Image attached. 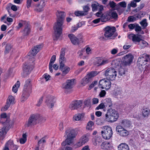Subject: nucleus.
<instances>
[{
  "label": "nucleus",
  "mask_w": 150,
  "mask_h": 150,
  "mask_svg": "<svg viewBox=\"0 0 150 150\" xmlns=\"http://www.w3.org/2000/svg\"><path fill=\"white\" fill-rule=\"evenodd\" d=\"M23 35L26 36L28 35L30 32V29L28 26H26L22 31Z\"/></svg>",
  "instance_id": "nucleus-31"
},
{
  "label": "nucleus",
  "mask_w": 150,
  "mask_h": 150,
  "mask_svg": "<svg viewBox=\"0 0 150 150\" xmlns=\"http://www.w3.org/2000/svg\"><path fill=\"white\" fill-rule=\"evenodd\" d=\"M109 5L112 8H114L116 6V4L113 1L110 2L109 3Z\"/></svg>",
  "instance_id": "nucleus-64"
},
{
  "label": "nucleus",
  "mask_w": 150,
  "mask_h": 150,
  "mask_svg": "<svg viewBox=\"0 0 150 150\" xmlns=\"http://www.w3.org/2000/svg\"><path fill=\"white\" fill-rule=\"evenodd\" d=\"M65 50L62 48L61 51L59 55V62L60 65H61V68H62L64 65V63L66 62V58L65 57Z\"/></svg>",
  "instance_id": "nucleus-14"
},
{
  "label": "nucleus",
  "mask_w": 150,
  "mask_h": 150,
  "mask_svg": "<svg viewBox=\"0 0 150 150\" xmlns=\"http://www.w3.org/2000/svg\"><path fill=\"white\" fill-rule=\"evenodd\" d=\"M107 143L105 142H103L101 145V147L102 149L105 150V147H107L108 145V144H107Z\"/></svg>",
  "instance_id": "nucleus-61"
},
{
  "label": "nucleus",
  "mask_w": 150,
  "mask_h": 150,
  "mask_svg": "<svg viewBox=\"0 0 150 150\" xmlns=\"http://www.w3.org/2000/svg\"><path fill=\"white\" fill-rule=\"evenodd\" d=\"M118 4L123 8L126 7L127 4L125 1H122L118 3Z\"/></svg>",
  "instance_id": "nucleus-57"
},
{
  "label": "nucleus",
  "mask_w": 150,
  "mask_h": 150,
  "mask_svg": "<svg viewBox=\"0 0 150 150\" xmlns=\"http://www.w3.org/2000/svg\"><path fill=\"white\" fill-rule=\"evenodd\" d=\"M14 100L15 99L13 97L11 96L8 97L6 102H8L10 104H13L15 103Z\"/></svg>",
  "instance_id": "nucleus-44"
},
{
  "label": "nucleus",
  "mask_w": 150,
  "mask_h": 150,
  "mask_svg": "<svg viewBox=\"0 0 150 150\" xmlns=\"http://www.w3.org/2000/svg\"><path fill=\"white\" fill-rule=\"evenodd\" d=\"M83 10L82 11L85 15H87L88 14V11L90 10V8L89 7V5L87 4L83 6Z\"/></svg>",
  "instance_id": "nucleus-36"
},
{
  "label": "nucleus",
  "mask_w": 150,
  "mask_h": 150,
  "mask_svg": "<svg viewBox=\"0 0 150 150\" xmlns=\"http://www.w3.org/2000/svg\"><path fill=\"white\" fill-rule=\"evenodd\" d=\"M141 56L138 58L137 62H139L141 65L145 64L150 60L149 56L146 54H143Z\"/></svg>",
  "instance_id": "nucleus-13"
},
{
  "label": "nucleus",
  "mask_w": 150,
  "mask_h": 150,
  "mask_svg": "<svg viewBox=\"0 0 150 150\" xmlns=\"http://www.w3.org/2000/svg\"><path fill=\"white\" fill-rule=\"evenodd\" d=\"M102 102H103V103L107 108H111L112 106V102L110 98H106L103 100Z\"/></svg>",
  "instance_id": "nucleus-22"
},
{
  "label": "nucleus",
  "mask_w": 150,
  "mask_h": 150,
  "mask_svg": "<svg viewBox=\"0 0 150 150\" xmlns=\"http://www.w3.org/2000/svg\"><path fill=\"white\" fill-rule=\"evenodd\" d=\"M98 73L97 71H92L88 73L86 76V77H87L89 79V80L91 81V79L96 76L98 74Z\"/></svg>",
  "instance_id": "nucleus-33"
},
{
  "label": "nucleus",
  "mask_w": 150,
  "mask_h": 150,
  "mask_svg": "<svg viewBox=\"0 0 150 150\" xmlns=\"http://www.w3.org/2000/svg\"><path fill=\"white\" fill-rule=\"evenodd\" d=\"M45 102L47 106L49 108H52L56 102V99L53 96H48L46 98Z\"/></svg>",
  "instance_id": "nucleus-9"
},
{
  "label": "nucleus",
  "mask_w": 150,
  "mask_h": 150,
  "mask_svg": "<svg viewBox=\"0 0 150 150\" xmlns=\"http://www.w3.org/2000/svg\"><path fill=\"white\" fill-rule=\"evenodd\" d=\"M43 8L42 6V5H39L37 7L36 10L37 11L40 12L43 11Z\"/></svg>",
  "instance_id": "nucleus-62"
},
{
  "label": "nucleus",
  "mask_w": 150,
  "mask_h": 150,
  "mask_svg": "<svg viewBox=\"0 0 150 150\" xmlns=\"http://www.w3.org/2000/svg\"><path fill=\"white\" fill-rule=\"evenodd\" d=\"M121 124L124 128L128 127L130 126V122L127 120H124L122 121Z\"/></svg>",
  "instance_id": "nucleus-30"
},
{
  "label": "nucleus",
  "mask_w": 150,
  "mask_h": 150,
  "mask_svg": "<svg viewBox=\"0 0 150 150\" xmlns=\"http://www.w3.org/2000/svg\"><path fill=\"white\" fill-rule=\"evenodd\" d=\"M30 93L27 92H24L23 91V93L22 95V98L21 99V101L23 102L25 101L29 96Z\"/></svg>",
  "instance_id": "nucleus-34"
},
{
  "label": "nucleus",
  "mask_w": 150,
  "mask_h": 150,
  "mask_svg": "<svg viewBox=\"0 0 150 150\" xmlns=\"http://www.w3.org/2000/svg\"><path fill=\"white\" fill-rule=\"evenodd\" d=\"M101 133L103 137L105 139H109L111 137L112 132L111 128L109 126H105L103 129Z\"/></svg>",
  "instance_id": "nucleus-6"
},
{
  "label": "nucleus",
  "mask_w": 150,
  "mask_h": 150,
  "mask_svg": "<svg viewBox=\"0 0 150 150\" xmlns=\"http://www.w3.org/2000/svg\"><path fill=\"white\" fill-rule=\"evenodd\" d=\"M91 103V99L89 98H86L84 102V104L85 105L88 106L90 105Z\"/></svg>",
  "instance_id": "nucleus-54"
},
{
  "label": "nucleus",
  "mask_w": 150,
  "mask_h": 150,
  "mask_svg": "<svg viewBox=\"0 0 150 150\" xmlns=\"http://www.w3.org/2000/svg\"><path fill=\"white\" fill-rule=\"evenodd\" d=\"M133 58V56L132 54H127L123 57V62L125 65H130L132 62Z\"/></svg>",
  "instance_id": "nucleus-17"
},
{
  "label": "nucleus",
  "mask_w": 150,
  "mask_h": 150,
  "mask_svg": "<svg viewBox=\"0 0 150 150\" xmlns=\"http://www.w3.org/2000/svg\"><path fill=\"white\" fill-rule=\"evenodd\" d=\"M76 81L75 79H68L62 84V88L65 89H70L74 87Z\"/></svg>",
  "instance_id": "nucleus-8"
},
{
  "label": "nucleus",
  "mask_w": 150,
  "mask_h": 150,
  "mask_svg": "<svg viewBox=\"0 0 150 150\" xmlns=\"http://www.w3.org/2000/svg\"><path fill=\"white\" fill-rule=\"evenodd\" d=\"M82 101L80 100H76L72 102L70 105L69 108L71 110L77 109L81 105Z\"/></svg>",
  "instance_id": "nucleus-16"
},
{
  "label": "nucleus",
  "mask_w": 150,
  "mask_h": 150,
  "mask_svg": "<svg viewBox=\"0 0 150 150\" xmlns=\"http://www.w3.org/2000/svg\"><path fill=\"white\" fill-rule=\"evenodd\" d=\"M23 73L25 74H29L33 69V67L27 65H24L23 67Z\"/></svg>",
  "instance_id": "nucleus-24"
},
{
  "label": "nucleus",
  "mask_w": 150,
  "mask_h": 150,
  "mask_svg": "<svg viewBox=\"0 0 150 150\" xmlns=\"http://www.w3.org/2000/svg\"><path fill=\"white\" fill-rule=\"evenodd\" d=\"M106 107H105V105L103 103V102L100 104L96 108V109L97 110H99V109H102L103 108H106Z\"/></svg>",
  "instance_id": "nucleus-49"
},
{
  "label": "nucleus",
  "mask_w": 150,
  "mask_h": 150,
  "mask_svg": "<svg viewBox=\"0 0 150 150\" xmlns=\"http://www.w3.org/2000/svg\"><path fill=\"white\" fill-rule=\"evenodd\" d=\"M118 50L117 48H114L111 51V53L112 54H115L118 52Z\"/></svg>",
  "instance_id": "nucleus-60"
},
{
  "label": "nucleus",
  "mask_w": 150,
  "mask_h": 150,
  "mask_svg": "<svg viewBox=\"0 0 150 150\" xmlns=\"http://www.w3.org/2000/svg\"><path fill=\"white\" fill-rule=\"evenodd\" d=\"M94 123L92 121H89L87 123L86 128L87 129L91 130L93 128Z\"/></svg>",
  "instance_id": "nucleus-38"
},
{
  "label": "nucleus",
  "mask_w": 150,
  "mask_h": 150,
  "mask_svg": "<svg viewBox=\"0 0 150 150\" xmlns=\"http://www.w3.org/2000/svg\"><path fill=\"white\" fill-rule=\"evenodd\" d=\"M32 85L31 83V80L30 79H28L25 82L23 91L24 92H26L30 93Z\"/></svg>",
  "instance_id": "nucleus-18"
},
{
  "label": "nucleus",
  "mask_w": 150,
  "mask_h": 150,
  "mask_svg": "<svg viewBox=\"0 0 150 150\" xmlns=\"http://www.w3.org/2000/svg\"><path fill=\"white\" fill-rule=\"evenodd\" d=\"M56 14L57 16V22L55 24L54 28L55 39L57 40L59 37L62 33L63 21L65 16V14L63 11H57Z\"/></svg>",
  "instance_id": "nucleus-1"
},
{
  "label": "nucleus",
  "mask_w": 150,
  "mask_h": 150,
  "mask_svg": "<svg viewBox=\"0 0 150 150\" xmlns=\"http://www.w3.org/2000/svg\"><path fill=\"white\" fill-rule=\"evenodd\" d=\"M81 117V115L80 114H76L74 115L73 117V120L74 121L79 120Z\"/></svg>",
  "instance_id": "nucleus-47"
},
{
  "label": "nucleus",
  "mask_w": 150,
  "mask_h": 150,
  "mask_svg": "<svg viewBox=\"0 0 150 150\" xmlns=\"http://www.w3.org/2000/svg\"><path fill=\"white\" fill-rule=\"evenodd\" d=\"M10 103L8 102H6L5 106L1 108V110L3 111H5L7 110L10 105Z\"/></svg>",
  "instance_id": "nucleus-51"
},
{
  "label": "nucleus",
  "mask_w": 150,
  "mask_h": 150,
  "mask_svg": "<svg viewBox=\"0 0 150 150\" xmlns=\"http://www.w3.org/2000/svg\"><path fill=\"white\" fill-rule=\"evenodd\" d=\"M111 82L109 79H103L100 80L99 82V86L102 89L108 90L111 87Z\"/></svg>",
  "instance_id": "nucleus-7"
},
{
  "label": "nucleus",
  "mask_w": 150,
  "mask_h": 150,
  "mask_svg": "<svg viewBox=\"0 0 150 150\" xmlns=\"http://www.w3.org/2000/svg\"><path fill=\"white\" fill-rule=\"evenodd\" d=\"M12 47V46L11 45L9 44H7L5 47V50L4 51L5 53L6 54L9 53Z\"/></svg>",
  "instance_id": "nucleus-43"
},
{
  "label": "nucleus",
  "mask_w": 150,
  "mask_h": 150,
  "mask_svg": "<svg viewBox=\"0 0 150 150\" xmlns=\"http://www.w3.org/2000/svg\"><path fill=\"white\" fill-rule=\"evenodd\" d=\"M60 69L62 71V75L63 76H64L68 73L70 70V68L69 67H64V65L61 68V65H60Z\"/></svg>",
  "instance_id": "nucleus-27"
},
{
  "label": "nucleus",
  "mask_w": 150,
  "mask_h": 150,
  "mask_svg": "<svg viewBox=\"0 0 150 150\" xmlns=\"http://www.w3.org/2000/svg\"><path fill=\"white\" fill-rule=\"evenodd\" d=\"M139 23L143 29L145 28L148 24L146 19H143Z\"/></svg>",
  "instance_id": "nucleus-39"
},
{
  "label": "nucleus",
  "mask_w": 150,
  "mask_h": 150,
  "mask_svg": "<svg viewBox=\"0 0 150 150\" xmlns=\"http://www.w3.org/2000/svg\"><path fill=\"white\" fill-rule=\"evenodd\" d=\"M26 135L25 134L23 135V138L20 139V142L21 144L25 143L26 141Z\"/></svg>",
  "instance_id": "nucleus-46"
},
{
  "label": "nucleus",
  "mask_w": 150,
  "mask_h": 150,
  "mask_svg": "<svg viewBox=\"0 0 150 150\" xmlns=\"http://www.w3.org/2000/svg\"><path fill=\"white\" fill-rule=\"evenodd\" d=\"M118 150H130L129 146L127 144L122 143L118 146Z\"/></svg>",
  "instance_id": "nucleus-26"
},
{
  "label": "nucleus",
  "mask_w": 150,
  "mask_h": 150,
  "mask_svg": "<svg viewBox=\"0 0 150 150\" xmlns=\"http://www.w3.org/2000/svg\"><path fill=\"white\" fill-rule=\"evenodd\" d=\"M20 85V82L18 81L13 86L12 88L13 91L16 93L18 91V88H19Z\"/></svg>",
  "instance_id": "nucleus-41"
},
{
  "label": "nucleus",
  "mask_w": 150,
  "mask_h": 150,
  "mask_svg": "<svg viewBox=\"0 0 150 150\" xmlns=\"http://www.w3.org/2000/svg\"><path fill=\"white\" fill-rule=\"evenodd\" d=\"M135 30L137 32H139L142 30V28L139 25L137 24L135 26Z\"/></svg>",
  "instance_id": "nucleus-55"
},
{
  "label": "nucleus",
  "mask_w": 150,
  "mask_h": 150,
  "mask_svg": "<svg viewBox=\"0 0 150 150\" xmlns=\"http://www.w3.org/2000/svg\"><path fill=\"white\" fill-rule=\"evenodd\" d=\"M8 127L4 126L0 130V139L3 140L8 130Z\"/></svg>",
  "instance_id": "nucleus-23"
},
{
  "label": "nucleus",
  "mask_w": 150,
  "mask_h": 150,
  "mask_svg": "<svg viewBox=\"0 0 150 150\" xmlns=\"http://www.w3.org/2000/svg\"><path fill=\"white\" fill-rule=\"evenodd\" d=\"M105 32L104 34L105 37L110 39H113L117 35V33H115L116 28L115 27L107 26L105 28Z\"/></svg>",
  "instance_id": "nucleus-3"
},
{
  "label": "nucleus",
  "mask_w": 150,
  "mask_h": 150,
  "mask_svg": "<svg viewBox=\"0 0 150 150\" xmlns=\"http://www.w3.org/2000/svg\"><path fill=\"white\" fill-rule=\"evenodd\" d=\"M85 48H86V50L87 54H91V49L89 47H86Z\"/></svg>",
  "instance_id": "nucleus-58"
},
{
  "label": "nucleus",
  "mask_w": 150,
  "mask_h": 150,
  "mask_svg": "<svg viewBox=\"0 0 150 150\" xmlns=\"http://www.w3.org/2000/svg\"><path fill=\"white\" fill-rule=\"evenodd\" d=\"M68 37L69 38L72 43L74 45L78 44L81 40L78 39L74 35L72 34H69L68 35Z\"/></svg>",
  "instance_id": "nucleus-21"
},
{
  "label": "nucleus",
  "mask_w": 150,
  "mask_h": 150,
  "mask_svg": "<svg viewBox=\"0 0 150 150\" xmlns=\"http://www.w3.org/2000/svg\"><path fill=\"white\" fill-rule=\"evenodd\" d=\"M42 119H44V121L46 120L45 118H43L42 116H40L39 114L33 115L29 117L28 122L26 124V126L29 127L35 125L37 123L38 120H40L42 121Z\"/></svg>",
  "instance_id": "nucleus-4"
},
{
  "label": "nucleus",
  "mask_w": 150,
  "mask_h": 150,
  "mask_svg": "<svg viewBox=\"0 0 150 150\" xmlns=\"http://www.w3.org/2000/svg\"><path fill=\"white\" fill-rule=\"evenodd\" d=\"M56 56L55 55H53L51 59L49 64V68L50 71L52 72V64H53L56 60Z\"/></svg>",
  "instance_id": "nucleus-28"
},
{
  "label": "nucleus",
  "mask_w": 150,
  "mask_h": 150,
  "mask_svg": "<svg viewBox=\"0 0 150 150\" xmlns=\"http://www.w3.org/2000/svg\"><path fill=\"white\" fill-rule=\"evenodd\" d=\"M43 46L42 44H41L34 46L32 48V51L30 52L31 54H29V56L32 55L33 56L36 55L42 48Z\"/></svg>",
  "instance_id": "nucleus-19"
},
{
  "label": "nucleus",
  "mask_w": 150,
  "mask_h": 150,
  "mask_svg": "<svg viewBox=\"0 0 150 150\" xmlns=\"http://www.w3.org/2000/svg\"><path fill=\"white\" fill-rule=\"evenodd\" d=\"M71 141L70 140H69L68 139L66 138L65 140L62 143L61 145L63 146H65L67 145H71V144H72V143H71Z\"/></svg>",
  "instance_id": "nucleus-45"
},
{
  "label": "nucleus",
  "mask_w": 150,
  "mask_h": 150,
  "mask_svg": "<svg viewBox=\"0 0 150 150\" xmlns=\"http://www.w3.org/2000/svg\"><path fill=\"white\" fill-rule=\"evenodd\" d=\"M106 94V92L105 90H101L100 92L99 96L100 97H104Z\"/></svg>",
  "instance_id": "nucleus-56"
},
{
  "label": "nucleus",
  "mask_w": 150,
  "mask_h": 150,
  "mask_svg": "<svg viewBox=\"0 0 150 150\" xmlns=\"http://www.w3.org/2000/svg\"><path fill=\"white\" fill-rule=\"evenodd\" d=\"M140 18L139 14H136L134 16H131L128 17V21L129 22H133Z\"/></svg>",
  "instance_id": "nucleus-29"
},
{
  "label": "nucleus",
  "mask_w": 150,
  "mask_h": 150,
  "mask_svg": "<svg viewBox=\"0 0 150 150\" xmlns=\"http://www.w3.org/2000/svg\"><path fill=\"white\" fill-rule=\"evenodd\" d=\"M140 114L137 112L134 113L132 117L133 118L139 119L140 118Z\"/></svg>",
  "instance_id": "nucleus-52"
},
{
  "label": "nucleus",
  "mask_w": 150,
  "mask_h": 150,
  "mask_svg": "<svg viewBox=\"0 0 150 150\" xmlns=\"http://www.w3.org/2000/svg\"><path fill=\"white\" fill-rule=\"evenodd\" d=\"M109 15H110L111 18L112 17V18L116 19L117 18V15L115 12H113L112 13H108Z\"/></svg>",
  "instance_id": "nucleus-50"
},
{
  "label": "nucleus",
  "mask_w": 150,
  "mask_h": 150,
  "mask_svg": "<svg viewBox=\"0 0 150 150\" xmlns=\"http://www.w3.org/2000/svg\"><path fill=\"white\" fill-rule=\"evenodd\" d=\"M18 146L13 144L12 140H9L6 144L3 150H17Z\"/></svg>",
  "instance_id": "nucleus-11"
},
{
  "label": "nucleus",
  "mask_w": 150,
  "mask_h": 150,
  "mask_svg": "<svg viewBox=\"0 0 150 150\" xmlns=\"http://www.w3.org/2000/svg\"><path fill=\"white\" fill-rule=\"evenodd\" d=\"M99 4L97 2H95L93 3L91 5L92 10L93 11H95L98 10V7Z\"/></svg>",
  "instance_id": "nucleus-37"
},
{
  "label": "nucleus",
  "mask_w": 150,
  "mask_h": 150,
  "mask_svg": "<svg viewBox=\"0 0 150 150\" xmlns=\"http://www.w3.org/2000/svg\"><path fill=\"white\" fill-rule=\"evenodd\" d=\"M150 110L147 108L143 109L142 110V115L144 117H147L149 115Z\"/></svg>",
  "instance_id": "nucleus-35"
},
{
  "label": "nucleus",
  "mask_w": 150,
  "mask_h": 150,
  "mask_svg": "<svg viewBox=\"0 0 150 150\" xmlns=\"http://www.w3.org/2000/svg\"><path fill=\"white\" fill-rule=\"evenodd\" d=\"M142 36L139 35H135L133 34H129L128 37L129 39H132L134 42H140L141 40Z\"/></svg>",
  "instance_id": "nucleus-20"
},
{
  "label": "nucleus",
  "mask_w": 150,
  "mask_h": 150,
  "mask_svg": "<svg viewBox=\"0 0 150 150\" xmlns=\"http://www.w3.org/2000/svg\"><path fill=\"white\" fill-rule=\"evenodd\" d=\"M139 45L142 48H143L147 47L148 45V44L145 41L141 39V41L139 43Z\"/></svg>",
  "instance_id": "nucleus-40"
},
{
  "label": "nucleus",
  "mask_w": 150,
  "mask_h": 150,
  "mask_svg": "<svg viewBox=\"0 0 150 150\" xmlns=\"http://www.w3.org/2000/svg\"><path fill=\"white\" fill-rule=\"evenodd\" d=\"M99 102V100L97 98H94L92 99V103L93 104H97Z\"/></svg>",
  "instance_id": "nucleus-63"
},
{
  "label": "nucleus",
  "mask_w": 150,
  "mask_h": 150,
  "mask_svg": "<svg viewBox=\"0 0 150 150\" xmlns=\"http://www.w3.org/2000/svg\"><path fill=\"white\" fill-rule=\"evenodd\" d=\"M111 18V16L108 13H106L103 14L101 16L100 18L102 22H105L109 20Z\"/></svg>",
  "instance_id": "nucleus-25"
},
{
  "label": "nucleus",
  "mask_w": 150,
  "mask_h": 150,
  "mask_svg": "<svg viewBox=\"0 0 150 150\" xmlns=\"http://www.w3.org/2000/svg\"><path fill=\"white\" fill-rule=\"evenodd\" d=\"M97 61L96 62V64L97 66H102L100 64V63H101L102 60V59H100V58H98L97 59Z\"/></svg>",
  "instance_id": "nucleus-59"
},
{
  "label": "nucleus",
  "mask_w": 150,
  "mask_h": 150,
  "mask_svg": "<svg viewBox=\"0 0 150 150\" xmlns=\"http://www.w3.org/2000/svg\"><path fill=\"white\" fill-rule=\"evenodd\" d=\"M89 140L88 136L84 135H83L79 139V142L74 145L76 148L80 147L82 146Z\"/></svg>",
  "instance_id": "nucleus-10"
},
{
  "label": "nucleus",
  "mask_w": 150,
  "mask_h": 150,
  "mask_svg": "<svg viewBox=\"0 0 150 150\" xmlns=\"http://www.w3.org/2000/svg\"><path fill=\"white\" fill-rule=\"evenodd\" d=\"M65 134L67 136V139L71 142L73 144V139L75 137L76 134L74 130L73 129L67 130L65 132Z\"/></svg>",
  "instance_id": "nucleus-15"
},
{
  "label": "nucleus",
  "mask_w": 150,
  "mask_h": 150,
  "mask_svg": "<svg viewBox=\"0 0 150 150\" xmlns=\"http://www.w3.org/2000/svg\"><path fill=\"white\" fill-rule=\"evenodd\" d=\"M90 81L86 76L84 77L82 80L81 84L83 86H84L87 84Z\"/></svg>",
  "instance_id": "nucleus-42"
},
{
  "label": "nucleus",
  "mask_w": 150,
  "mask_h": 150,
  "mask_svg": "<svg viewBox=\"0 0 150 150\" xmlns=\"http://www.w3.org/2000/svg\"><path fill=\"white\" fill-rule=\"evenodd\" d=\"M110 62V61L109 59H102V62H101V63H100V64L102 65H103L105 64H106Z\"/></svg>",
  "instance_id": "nucleus-53"
},
{
  "label": "nucleus",
  "mask_w": 150,
  "mask_h": 150,
  "mask_svg": "<svg viewBox=\"0 0 150 150\" xmlns=\"http://www.w3.org/2000/svg\"><path fill=\"white\" fill-rule=\"evenodd\" d=\"M116 130L119 135L122 137H126L129 134L128 131L121 125H118L116 127Z\"/></svg>",
  "instance_id": "nucleus-12"
},
{
  "label": "nucleus",
  "mask_w": 150,
  "mask_h": 150,
  "mask_svg": "<svg viewBox=\"0 0 150 150\" xmlns=\"http://www.w3.org/2000/svg\"><path fill=\"white\" fill-rule=\"evenodd\" d=\"M0 122L2 124L8 122L7 120V115L6 113H4L1 115Z\"/></svg>",
  "instance_id": "nucleus-32"
},
{
  "label": "nucleus",
  "mask_w": 150,
  "mask_h": 150,
  "mask_svg": "<svg viewBox=\"0 0 150 150\" xmlns=\"http://www.w3.org/2000/svg\"><path fill=\"white\" fill-rule=\"evenodd\" d=\"M105 120L108 122H113L118 117V114L115 110L109 109L105 115Z\"/></svg>",
  "instance_id": "nucleus-2"
},
{
  "label": "nucleus",
  "mask_w": 150,
  "mask_h": 150,
  "mask_svg": "<svg viewBox=\"0 0 150 150\" xmlns=\"http://www.w3.org/2000/svg\"><path fill=\"white\" fill-rule=\"evenodd\" d=\"M74 14L75 15L78 16H85L82 11H76Z\"/></svg>",
  "instance_id": "nucleus-48"
},
{
  "label": "nucleus",
  "mask_w": 150,
  "mask_h": 150,
  "mask_svg": "<svg viewBox=\"0 0 150 150\" xmlns=\"http://www.w3.org/2000/svg\"><path fill=\"white\" fill-rule=\"evenodd\" d=\"M105 74L107 79L109 80H113L117 76V72L115 69L109 68L106 70Z\"/></svg>",
  "instance_id": "nucleus-5"
}]
</instances>
